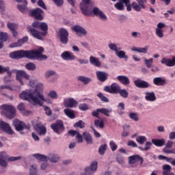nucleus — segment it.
<instances>
[{
	"mask_svg": "<svg viewBox=\"0 0 175 175\" xmlns=\"http://www.w3.org/2000/svg\"><path fill=\"white\" fill-rule=\"evenodd\" d=\"M94 125L95 126H96L97 128H100V129H103V128H105V122H103V120H94Z\"/></svg>",
	"mask_w": 175,
	"mask_h": 175,
	"instance_id": "47",
	"label": "nucleus"
},
{
	"mask_svg": "<svg viewBox=\"0 0 175 175\" xmlns=\"http://www.w3.org/2000/svg\"><path fill=\"white\" fill-rule=\"evenodd\" d=\"M33 157H34V158L38 159L39 161H42V162H44V161H49V157L47 156L40 154L39 153L33 154Z\"/></svg>",
	"mask_w": 175,
	"mask_h": 175,
	"instance_id": "37",
	"label": "nucleus"
},
{
	"mask_svg": "<svg viewBox=\"0 0 175 175\" xmlns=\"http://www.w3.org/2000/svg\"><path fill=\"white\" fill-rule=\"evenodd\" d=\"M153 83L157 87H163V85H166L167 84L166 79L162 78L161 77H155L153 79Z\"/></svg>",
	"mask_w": 175,
	"mask_h": 175,
	"instance_id": "21",
	"label": "nucleus"
},
{
	"mask_svg": "<svg viewBox=\"0 0 175 175\" xmlns=\"http://www.w3.org/2000/svg\"><path fill=\"white\" fill-rule=\"evenodd\" d=\"M7 27L11 31L14 38H16L18 36V33L16 31V28H17V25H16V24L8 23Z\"/></svg>",
	"mask_w": 175,
	"mask_h": 175,
	"instance_id": "29",
	"label": "nucleus"
},
{
	"mask_svg": "<svg viewBox=\"0 0 175 175\" xmlns=\"http://www.w3.org/2000/svg\"><path fill=\"white\" fill-rule=\"evenodd\" d=\"M0 109L2 110L1 113L4 114L9 120H13V118L16 117V111L13 105L4 104L0 106Z\"/></svg>",
	"mask_w": 175,
	"mask_h": 175,
	"instance_id": "3",
	"label": "nucleus"
},
{
	"mask_svg": "<svg viewBox=\"0 0 175 175\" xmlns=\"http://www.w3.org/2000/svg\"><path fill=\"white\" fill-rule=\"evenodd\" d=\"M161 64H165L166 66H175V57H173L172 59H166L165 57H163L161 59Z\"/></svg>",
	"mask_w": 175,
	"mask_h": 175,
	"instance_id": "27",
	"label": "nucleus"
},
{
	"mask_svg": "<svg viewBox=\"0 0 175 175\" xmlns=\"http://www.w3.org/2000/svg\"><path fill=\"white\" fill-rule=\"evenodd\" d=\"M44 51L43 47L39 48L38 51H28L29 53V59H47V56L42 54Z\"/></svg>",
	"mask_w": 175,
	"mask_h": 175,
	"instance_id": "4",
	"label": "nucleus"
},
{
	"mask_svg": "<svg viewBox=\"0 0 175 175\" xmlns=\"http://www.w3.org/2000/svg\"><path fill=\"white\" fill-rule=\"evenodd\" d=\"M78 80L79 81H81L82 83H83V84L87 85V84H90V83H91L92 79L91 78H88L84 76H79L78 77Z\"/></svg>",
	"mask_w": 175,
	"mask_h": 175,
	"instance_id": "40",
	"label": "nucleus"
},
{
	"mask_svg": "<svg viewBox=\"0 0 175 175\" xmlns=\"http://www.w3.org/2000/svg\"><path fill=\"white\" fill-rule=\"evenodd\" d=\"M106 150H107V144H104L101 145L98 148V154H100V155H105V152H106Z\"/></svg>",
	"mask_w": 175,
	"mask_h": 175,
	"instance_id": "43",
	"label": "nucleus"
},
{
	"mask_svg": "<svg viewBox=\"0 0 175 175\" xmlns=\"http://www.w3.org/2000/svg\"><path fill=\"white\" fill-rule=\"evenodd\" d=\"M152 62H154V59L152 58H150L149 59H146L144 60L145 65H146V67L148 68L152 66Z\"/></svg>",
	"mask_w": 175,
	"mask_h": 175,
	"instance_id": "56",
	"label": "nucleus"
},
{
	"mask_svg": "<svg viewBox=\"0 0 175 175\" xmlns=\"http://www.w3.org/2000/svg\"><path fill=\"white\" fill-rule=\"evenodd\" d=\"M116 55H117V57H118V58H120V59L124 58V59H126V61H128V55H126L125 51H118L116 53Z\"/></svg>",
	"mask_w": 175,
	"mask_h": 175,
	"instance_id": "42",
	"label": "nucleus"
},
{
	"mask_svg": "<svg viewBox=\"0 0 175 175\" xmlns=\"http://www.w3.org/2000/svg\"><path fill=\"white\" fill-rule=\"evenodd\" d=\"M16 79L18 81H19L21 85H24V82L23 81V77L26 80H29L30 76L27 74L26 71L24 70H17L16 72Z\"/></svg>",
	"mask_w": 175,
	"mask_h": 175,
	"instance_id": "12",
	"label": "nucleus"
},
{
	"mask_svg": "<svg viewBox=\"0 0 175 175\" xmlns=\"http://www.w3.org/2000/svg\"><path fill=\"white\" fill-rule=\"evenodd\" d=\"M98 111H100L101 114H103L107 117H110V113H111V109H107L106 108H100Z\"/></svg>",
	"mask_w": 175,
	"mask_h": 175,
	"instance_id": "45",
	"label": "nucleus"
},
{
	"mask_svg": "<svg viewBox=\"0 0 175 175\" xmlns=\"http://www.w3.org/2000/svg\"><path fill=\"white\" fill-rule=\"evenodd\" d=\"M36 165H31L29 171L30 175H39L38 174V169Z\"/></svg>",
	"mask_w": 175,
	"mask_h": 175,
	"instance_id": "53",
	"label": "nucleus"
},
{
	"mask_svg": "<svg viewBox=\"0 0 175 175\" xmlns=\"http://www.w3.org/2000/svg\"><path fill=\"white\" fill-rule=\"evenodd\" d=\"M118 110L121 111L120 112H119V114L120 116H122V114H124V111H122V110H125V104H124V103H120L118 105Z\"/></svg>",
	"mask_w": 175,
	"mask_h": 175,
	"instance_id": "54",
	"label": "nucleus"
},
{
	"mask_svg": "<svg viewBox=\"0 0 175 175\" xmlns=\"http://www.w3.org/2000/svg\"><path fill=\"white\" fill-rule=\"evenodd\" d=\"M117 80L123 85H129L131 84V80L125 75H119L117 77Z\"/></svg>",
	"mask_w": 175,
	"mask_h": 175,
	"instance_id": "25",
	"label": "nucleus"
},
{
	"mask_svg": "<svg viewBox=\"0 0 175 175\" xmlns=\"http://www.w3.org/2000/svg\"><path fill=\"white\" fill-rule=\"evenodd\" d=\"M109 47L110 49V50H112V51H115V53L118 52V50H121V49H118L117 47V44H113V43H111L109 44Z\"/></svg>",
	"mask_w": 175,
	"mask_h": 175,
	"instance_id": "57",
	"label": "nucleus"
},
{
	"mask_svg": "<svg viewBox=\"0 0 175 175\" xmlns=\"http://www.w3.org/2000/svg\"><path fill=\"white\" fill-rule=\"evenodd\" d=\"M48 161L53 162V163H57L59 161V156L55 154H51L48 157Z\"/></svg>",
	"mask_w": 175,
	"mask_h": 175,
	"instance_id": "36",
	"label": "nucleus"
},
{
	"mask_svg": "<svg viewBox=\"0 0 175 175\" xmlns=\"http://www.w3.org/2000/svg\"><path fill=\"white\" fill-rule=\"evenodd\" d=\"M22 158L21 156L10 157L5 151L0 152V166L6 168L8 167V162H16V161H20Z\"/></svg>",
	"mask_w": 175,
	"mask_h": 175,
	"instance_id": "2",
	"label": "nucleus"
},
{
	"mask_svg": "<svg viewBox=\"0 0 175 175\" xmlns=\"http://www.w3.org/2000/svg\"><path fill=\"white\" fill-rule=\"evenodd\" d=\"M25 68L27 69V70H36V65L32 62H29L25 64Z\"/></svg>",
	"mask_w": 175,
	"mask_h": 175,
	"instance_id": "48",
	"label": "nucleus"
},
{
	"mask_svg": "<svg viewBox=\"0 0 175 175\" xmlns=\"http://www.w3.org/2000/svg\"><path fill=\"white\" fill-rule=\"evenodd\" d=\"M145 99L147 100V102H155V100H157V96H155V93L154 92H147L145 93Z\"/></svg>",
	"mask_w": 175,
	"mask_h": 175,
	"instance_id": "28",
	"label": "nucleus"
},
{
	"mask_svg": "<svg viewBox=\"0 0 175 175\" xmlns=\"http://www.w3.org/2000/svg\"><path fill=\"white\" fill-rule=\"evenodd\" d=\"M8 39H9V36L8 35V33L1 31L0 32V50H1V49H3V42H8Z\"/></svg>",
	"mask_w": 175,
	"mask_h": 175,
	"instance_id": "26",
	"label": "nucleus"
},
{
	"mask_svg": "<svg viewBox=\"0 0 175 175\" xmlns=\"http://www.w3.org/2000/svg\"><path fill=\"white\" fill-rule=\"evenodd\" d=\"M51 128L52 130H53V132L57 135H61L60 131H62L65 129L64 122H62L61 120H58L55 123L51 124Z\"/></svg>",
	"mask_w": 175,
	"mask_h": 175,
	"instance_id": "9",
	"label": "nucleus"
},
{
	"mask_svg": "<svg viewBox=\"0 0 175 175\" xmlns=\"http://www.w3.org/2000/svg\"><path fill=\"white\" fill-rule=\"evenodd\" d=\"M72 31L76 33H81V35H87V31L85 29L81 27L80 25H75L72 27Z\"/></svg>",
	"mask_w": 175,
	"mask_h": 175,
	"instance_id": "32",
	"label": "nucleus"
},
{
	"mask_svg": "<svg viewBox=\"0 0 175 175\" xmlns=\"http://www.w3.org/2000/svg\"><path fill=\"white\" fill-rule=\"evenodd\" d=\"M129 117L131 118V120H133L134 121H139V117L137 116V113L131 112L129 113Z\"/></svg>",
	"mask_w": 175,
	"mask_h": 175,
	"instance_id": "61",
	"label": "nucleus"
},
{
	"mask_svg": "<svg viewBox=\"0 0 175 175\" xmlns=\"http://www.w3.org/2000/svg\"><path fill=\"white\" fill-rule=\"evenodd\" d=\"M35 129L36 132L38 133V135H40V136H44V135L47 133V129H46L44 125L42 124H40V123L37 124L35 126Z\"/></svg>",
	"mask_w": 175,
	"mask_h": 175,
	"instance_id": "18",
	"label": "nucleus"
},
{
	"mask_svg": "<svg viewBox=\"0 0 175 175\" xmlns=\"http://www.w3.org/2000/svg\"><path fill=\"white\" fill-rule=\"evenodd\" d=\"M131 6L135 12H140V10H142V7L136 2H133Z\"/></svg>",
	"mask_w": 175,
	"mask_h": 175,
	"instance_id": "55",
	"label": "nucleus"
},
{
	"mask_svg": "<svg viewBox=\"0 0 175 175\" xmlns=\"http://www.w3.org/2000/svg\"><path fill=\"white\" fill-rule=\"evenodd\" d=\"M136 142H137L139 144H144V143L147 142V137H146V136H138L136 138Z\"/></svg>",
	"mask_w": 175,
	"mask_h": 175,
	"instance_id": "50",
	"label": "nucleus"
},
{
	"mask_svg": "<svg viewBox=\"0 0 175 175\" xmlns=\"http://www.w3.org/2000/svg\"><path fill=\"white\" fill-rule=\"evenodd\" d=\"M141 9H146V3H147V0H137Z\"/></svg>",
	"mask_w": 175,
	"mask_h": 175,
	"instance_id": "59",
	"label": "nucleus"
},
{
	"mask_svg": "<svg viewBox=\"0 0 175 175\" xmlns=\"http://www.w3.org/2000/svg\"><path fill=\"white\" fill-rule=\"evenodd\" d=\"M121 86L118 85L116 83H112L110 86L104 87V91L105 92H109V94H117L120 92Z\"/></svg>",
	"mask_w": 175,
	"mask_h": 175,
	"instance_id": "11",
	"label": "nucleus"
},
{
	"mask_svg": "<svg viewBox=\"0 0 175 175\" xmlns=\"http://www.w3.org/2000/svg\"><path fill=\"white\" fill-rule=\"evenodd\" d=\"M48 96H49L51 99H58V94L55 90L50 91L48 94Z\"/></svg>",
	"mask_w": 175,
	"mask_h": 175,
	"instance_id": "52",
	"label": "nucleus"
},
{
	"mask_svg": "<svg viewBox=\"0 0 175 175\" xmlns=\"http://www.w3.org/2000/svg\"><path fill=\"white\" fill-rule=\"evenodd\" d=\"M64 114H66L67 117L71 118L72 120H73V118H75L76 117V116L75 115V111L69 109H64Z\"/></svg>",
	"mask_w": 175,
	"mask_h": 175,
	"instance_id": "38",
	"label": "nucleus"
},
{
	"mask_svg": "<svg viewBox=\"0 0 175 175\" xmlns=\"http://www.w3.org/2000/svg\"><path fill=\"white\" fill-rule=\"evenodd\" d=\"M27 29L33 38H36V39H38L39 40H43L42 32L39 31V30L36 29L32 26L27 27Z\"/></svg>",
	"mask_w": 175,
	"mask_h": 175,
	"instance_id": "15",
	"label": "nucleus"
},
{
	"mask_svg": "<svg viewBox=\"0 0 175 175\" xmlns=\"http://www.w3.org/2000/svg\"><path fill=\"white\" fill-rule=\"evenodd\" d=\"M64 107H70L71 109L76 107V106H77V101L72 98H64Z\"/></svg>",
	"mask_w": 175,
	"mask_h": 175,
	"instance_id": "16",
	"label": "nucleus"
},
{
	"mask_svg": "<svg viewBox=\"0 0 175 175\" xmlns=\"http://www.w3.org/2000/svg\"><path fill=\"white\" fill-rule=\"evenodd\" d=\"M43 109H44L46 116H51L53 114L51 109L48 106L44 105Z\"/></svg>",
	"mask_w": 175,
	"mask_h": 175,
	"instance_id": "58",
	"label": "nucleus"
},
{
	"mask_svg": "<svg viewBox=\"0 0 175 175\" xmlns=\"http://www.w3.org/2000/svg\"><path fill=\"white\" fill-rule=\"evenodd\" d=\"M118 94L122 96V98H128L129 92L125 89H121L119 90Z\"/></svg>",
	"mask_w": 175,
	"mask_h": 175,
	"instance_id": "49",
	"label": "nucleus"
},
{
	"mask_svg": "<svg viewBox=\"0 0 175 175\" xmlns=\"http://www.w3.org/2000/svg\"><path fill=\"white\" fill-rule=\"evenodd\" d=\"M98 170V161H92L90 167H86L85 168V174L88 175L90 172H96Z\"/></svg>",
	"mask_w": 175,
	"mask_h": 175,
	"instance_id": "24",
	"label": "nucleus"
},
{
	"mask_svg": "<svg viewBox=\"0 0 175 175\" xmlns=\"http://www.w3.org/2000/svg\"><path fill=\"white\" fill-rule=\"evenodd\" d=\"M96 76L97 77V80L100 81V83H105L109 79V73L103 71H96Z\"/></svg>",
	"mask_w": 175,
	"mask_h": 175,
	"instance_id": "17",
	"label": "nucleus"
},
{
	"mask_svg": "<svg viewBox=\"0 0 175 175\" xmlns=\"http://www.w3.org/2000/svg\"><path fill=\"white\" fill-rule=\"evenodd\" d=\"M158 38H163V30L162 29H156V32H155Z\"/></svg>",
	"mask_w": 175,
	"mask_h": 175,
	"instance_id": "60",
	"label": "nucleus"
},
{
	"mask_svg": "<svg viewBox=\"0 0 175 175\" xmlns=\"http://www.w3.org/2000/svg\"><path fill=\"white\" fill-rule=\"evenodd\" d=\"M90 1L82 0V2L80 3L79 8L82 12V14L84 16H90L91 14V12L90 11V6H91V3H90Z\"/></svg>",
	"mask_w": 175,
	"mask_h": 175,
	"instance_id": "7",
	"label": "nucleus"
},
{
	"mask_svg": "<svg viewBox=\"0 0 175 175\" xmlns=\"http://www.w3.org/2000/svg\"><path fill=\"white\" fill-rule=\"evenodd\" d=\"M131 50L133 51H137V53H143L144 54H147V50H148V46H145L144 48H137L133 46Z\"/></svg>",
	"mask_w": 175,
	"mask_h": 175,
	"instance_id": "39",
	"label": "nucleus"
},
{
	"mask_svg": "<svg viewBox=\"0 0 175 175\" xmlns=\"http://www.w3.org/2000/svg\"><path fill=\"white\" fill-rule=\"evenodd\" d=\"M83 136L88 144H92V143H94V141H92V136L90 133L85 131L83 133Z\"/></svg>",
	"mask_w": 175,
	"mask_h": 175,
	"instance_id": "35",
	"label": "nucleus"
},
{
	"mask_svg": "<svg viewBox=\"0 0 175 175\" xmlns=\"http://www.w3.org/2000/svg\"><path fill=\"white\" fill-rule=\"evenodd\" d=\"M90 62L91 65H94V66H96V68H100V66H102V62L99 61V59H98V57L90 56Z\"/></svg>",
	"mask_w": 175,
	"mask_h": 175,
	"instance_id": "30",
	"label": "nucleus"
},
{
	"mask_svg": "<svg viewBox=\"0 0 175 175\" xmlns=\"http://www.w3.org/2000/svg\"><path fill=\"white\" fill-rule=\"evenodd\" d=\"M19 97L23 100H32L36 105L43 106V102L46 101L44 96H43V84H37L33 93L31 90L23 91L19 94Z\"/></svg>",
	"mask_w": 175,
	"mask_h": 175,
	"instance_id": "1",
	"label": "nucleus"
},
{
	"mask_svg": "<svg viewBox=\"0 0 175 175\" xmlns=\"http://www.w3.org/2000/svg\"><path fill=\"white\" fill-rule=\"evenodd\" d=\"M29 38L27 36H24L23 38L18 39V41L15 43L10 45V47H20L24 44V43H27Z\"/></svg>",
	"mask_w": 175,
	"mask_h": 175,
	"instance_id": "20",
	"label": "nucleus"
},
{
	"mask_svg": "<svg viewBox=\"0 0 175 175\" xmlns=\"http://www.w3.org/2000/svg\"><path fill=\"white\" fill-rule=\"evenodd\" d=\"M151 146H152V144L150 142H146L144 148L139 146L138 148L141 150V151H148V150L151 148Z\"/></svg>",
	"mask_w": 175,
	"mask_h": 175,
	"instance_id": "44",
	"label": "nucleus"
},
{
	"mask_svg": "<svg viewBox=\"0 0 175 175\" xmlns=\"http://www.w3.org/2000/svg\"><path fill=\"white\" fill-rule=\"evenodd\" d=\"M61 57L64 61H75L76 56L69 51H64L62 53Z\"/></svg>",
	"mask_w": 175,
	"mask_h": 175,
	"instance_id": "19",
	"label": "nucleus"
},
{
	"mask_svg": "<svg viewBox=\"0 0 175 175\" xmlns=\"http://www.w3.org/2000/svg\"><path fill=\"white\" fill-rule=\"evenodd\" d=\"M43 13L44 12L42 10V9L38 8L35 10H31L29 12V16L36 18V20L42 21V20H43Z\"/></svg>",
	"mask_w": 175,
	"mask_h": 175,
	"instance_id": "14",
	"label": "nucleus"
},
{
	"mask_svg": "<svg viewBox=\"0 0 175 175\" xmlns=\"http://www.w3.org/2000/svg\"><path fill=\"white\" fill-rule=\"evenodd\" d=\"M72 31L76 33H81V35H87V31L85 29L81 27L80 25H75L72 27Z\"/></svg>",
	"mask_w": 175,
	"mask_h": 175,
	"instance_id": "31",
	"label": "nucleus"
},
{
	"mask_svg": "<svg viewBox=\"0 0 175 175\" xmlns=\"http://www.w3.org/2000/svg\"><path fill=\"white\" fill-rule=\"evenodd\" d=\"M116 9H117L118 10H124V4L121 2H119V3H116L115 5H114Z\"/></svg>",
	"mask_w": 175,
	"mask_h": 175,
	"instance_id": "62",
	"label": "nucleus"
},
{
	"mask_svg": "<svg viewBox=\"0 0 175 175\" xmlns=\"http://www.w3.org/2000/svg\"><path fill=\"white\" fill-rule=\"evenodd\" d=\"M98 98L101 100V102H104V103H109V98L103 95V93L100 92L97 94Z\"/></svg>",
	"mask_w": 175,
	"mask_h": 175,
	"instance_id": "46",
	"label": "nucleus"
},
{
	"mask_svg": "<svg viewBox=\"0 0 175 175\" xmlns=\"http://www.w3.org/2000/svg\"><path fill=\"white\" fill-rule=\"evenodd\" d=\"M152 143L157 147H162L165 144V139H152Z\"/></svg>",
	"mask_w": 175,
	"mask_h": 175,
	"instance_id": "41",
	"label": "nucleus"
},
{
	"mask_svg": "<svg viewBox=\"0 0 175 175\" xmlns=\"http://www.w3.org/2000/svg\"><path fill=\"white\" fill-rule=\"evenodd\" d=\"M139 161H140L141 164L143 163L144 160L139 154H135L129 157V163L130 165H135Z\"/></svg>",
	"mask_w": 175,
	"mask_h": 175,
	"instance_id": "22",
	"label": "nucleus"
},
{
	"mask_svg": "<svg viewBox=\"0 0 175 175\" xmlns=\"http://www.w3.org/2000/svg\"><path fill=\"white\" fill-rule=\"evenodd\" d=\"M23 5H21V4L17 5V9L21 13H25V12H28V8H27V5H28V2L27 1V0H23Z\"/></svg>",
	"mask_w": 175,
	"mask_h": 175,
	"instance_id": "33",
	"label": "nucleus"
},
{
	"mask_svg": "<svg viewBox=\"0 0 175 175\" xmlns=\"http://www.w3.org/2000/svg\"><path fill=\"white\" fill-rule=\"evenodd\" d=\"M58 36L62 44H68L69 42V32L64 28H61L59 30Z\"/></svg>",
	"mask_w": 175,
	"mask_h": 175,
	"instance_id": "8",
	"label": "nucleus"
},
{
	"mask_svg": "<svg viewBox=\"0 0 175 175\" xmlns=\"http://www.w3.org/2000/svg\"><path fill=\"white\" fill-rule=\"evenodd\" d=\"M90 12L91 14L89 16H91L92 14H94L96 17H99L100 20H103V21H106L107 20V16H106V14H105L102 10H99L97 7H94L93 10H91V5H90Z\"/></svg>",
	"mask_w": 175,
	"mask_h": 175,
	"instance_id": "10",
	"label": "nucleus"
},
{
	"mask_svg": "<svg viewBox=\"0 0 175 175\" xmlns=\"http://www.w3.org/2000/svg\"><path fill=\"white\" fill-rule=\"evenodd\" d=\"M12 124L17 132H21V131H24V129L29 131V129L31 128V126L27 125L25 122L21 121L18 119L14 120Z\"/></svg>",
	"mask_w": 175,
	"mask_h": 175,
	"instance_id": "6",
	"label": "nucleus"
},
{
	"mask_svg": "<svg viewBox=\"0 0 175 175\" xmlns=\"http://www.w3.org/2000/svg\"><path fill=\"white\" fill-rule=\"evenodd\" d=\"M109 146H110V148H111V150L112 151H116V150H117L118 148V146L117 144H116V142H114V141H111L109 142Z\"/></svg>",
	"mask_w": 175,
	"mask_h": 175,
	"instance_id": "63",
	"label": "nucleus"
},
{
	"mask_svg": "<svg viewBox=\"0 0 175 175\" xmlns=\"http://www.w3.org/2000/svg\"><path fill=\"white\" fill-rule=\"evenodd\" d=\"M0 131L5 132V133H8V135L14 134V131L12 129L10 124L2 120H0Z\"/></svg>",
	"mask_w": 175,
	"mask_h": 175,
	"instance_id": "13",
	"label": "nucleus"
},
{
	"mask_svg": "<svg viewBox=\"0 0 175 175\" xmlns=\"http://www.w3.org/2000/svg\"><path fill=\"white\" fill-rule=\"evenodd\" d=\"M74 127L83 129V128H85V123L83 120H79L74 124Z\"/></svg>",
	"mask_w": 175,
	"mask_h": 175,
	"instance_id": "51",
	"label": "nucleus"
},
{
	"mask_svg": "<svg viewBox=\"0 0 175 175\" xmlns=\"http://www.w3.org/2000/svg\"><path fill=\"white\" fill-rule=\"evenodd\" d=\"M79 110H81L82 111H85V110H88V105L85 103L81 104L79 106Z\"/></svg>",
	"mask_w": 175,
	"mask_h": 175,
	"instance_id": "64",
	"label": "nucleus"
},
{
	"mask_svg": "<svg viewBox=\"0 0 175 175\" xmlns=\"http://www.w3.org/2000/svg\"><path fill=\"white\" fill-rule=\"evenodd\" d=\"M10 58H12V59H21V58L29 59V55L28 51H15L10 53Z\"/></svg>",
	"mask_w": 175,
	"mask_h": 175,
	"instance_id": "5",
	"label": "nucleus"
},
{
	"mask_svg": "<svg viewBox=\"0 0 175 175\" xmlns=\"http://www.w3.org/2000/svg\"><path fill=\"white\" fill-rule=\"evenodd\" d=\"M134 84L137 88H148L150 87V84L147 81L140 79L135 80Z\"/></svg>",
	"mask_w": 175,
	"mask_h": 175,
	"instance_id": "23",
	"label": "nucleus"
},
{
	"mask_svg": "<svg viewBox=\"0 0 175 175\" xmlns=\"http://www.w3.org/2000/svg\"><path fill=\"white\" fill-rule=\"evenodd\" d=\"M40 29L42 31V32H41L42 36H46V35H47V31H49V26L47 24L44 22L41 23Z\"/></svg>",
	"mask_w": 175,
	"mask_h": 175,
	"instance_id": "34",
	"label": "nucleus"
}]
</instances>
